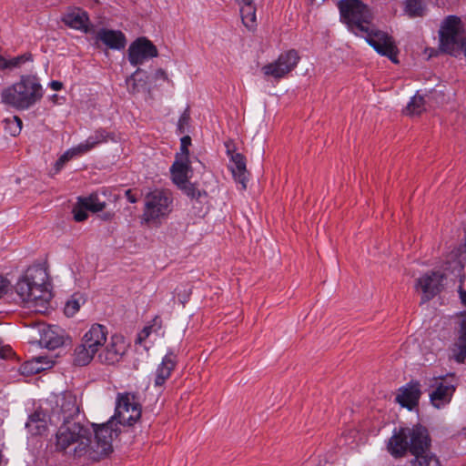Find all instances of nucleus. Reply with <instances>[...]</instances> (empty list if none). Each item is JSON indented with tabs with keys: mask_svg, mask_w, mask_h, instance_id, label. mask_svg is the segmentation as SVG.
Returning a JSON list of instances; mask_svg holds the SVG:
<instances>
[{
	"mask_svg": "<svg viewBox=\"0 0 466 466\" xmlns=\"http://www.w3.org/2000/svg\"><path fill=\"white\" fill-rule=\"evenodd\" d=\"M359 37L364 38L380 55L398 63V49L394 40L388 33L378 29L373 23L368 27L367 32H363V35H360Z\"/></svg>",
	"mask_w": 466,
	"mask_h": 466,
	"instance_id": "9d476101",
	"label": "nucleus"
},
{
	"mask_svg": "<svg viewBox=\"0 0 466 466\" xmlns=\"http://www.w3.org/2000/svg\"><path fill=\"white\" fill-rule=\"evenodd\" d=\"M172 181L177 186H183L187 182L192 168L189 160L176 159L170 167Z\"/></svg>",
	"mask_w": 466,
	"mask_h": 466,
	"instance_id": "412c9836",
	"label": "nucleus"
},
{
	"mask_svg": "<svg viewBox=\"0 0 466 466\" xmlns=\"http://www.w3.org/2000/svg\"><path fill=\"white\" fill-rule=\"evenodd\" d=\"M240 15L242 23L248 29L254 30L257 27L256 7L253 3L241 5Z\"/></svg>",
	"mask_w": 466,
	"mask_h": 466,
	"instance_id": "bb28decb",
	"label": "nucleus"
},
{
	"mask_svg": "<svg viewBox=\"0 0 466 466\" xmlns=\"http://www.w3.org/2000/svg\"><path fill=\"white\" fill-rule=\"evenodd\" d=\"M140 416L141 408L135 396L131 393H119L116 398V413L109 421H112V428L115 429V420L123 425H133Z\"/></svg>",
	"mask_w": 466,
	"mask_h": 466,
	"instance_id": "9b49d317",
	"label": "nucleus"
},
{
	"mask_svg": "<svg viewBox=\"0 0 466 466\" xmlns=\"http://www.w3.org/2000/svg\"><path fill=\"white\" fill-rule=\"evenodd\" d=\"M405 13L410 17L422 16L424 8L422 6L421 0H406Z\"/></svg>",
	"mask_w": 466,
	"mask_h": 466,
	"instance_id": "72a5a7b5",
	"label": "nucleus"
},
{
	"mask_svg": "<svg viewBox=\"0 0 466 466\" xmlns=\"http://www.w3.org/2000/svg\"><path fill=\"white\" fill-rule=\"evenodd\" d=\"M430 446L427 430L422 426L404 427L393 431L387 442V451L394 458H402L408 451L419 454Z\"/></svg>",
	"mask_w": 466,
	"mask_h": 466,
	"instance_id": "20e7f679",
	"label": "nucleus"
},
{
	"mask_svg": "<svg viewBox=\"0 0 466 466\" xmlns=\"http://www.w3.org/2000/svg\"><path fill=\"white\" fill-rule=\"evenodd\" d=\"M443 274L439 271H431L422 275L416 281L415 288L422 294V302L435 297L442 286Z\"/></svg>",
	"mask_w": 466,
	"mask_h": 466,
	"instance_id": "2eb2a0df",
	"label": "nucleus"
},
{
	"mask_svg": "<svg viewBox=\"0 0 466 466\" xmlns=\"http://www.w3.org/2000/svg\"><path fill=\"white\" fill-rule=\"evenodd\" d=\"M84 303V299L81 296L74 295L65 305V314L67 317H73Z\"/></svg>",
	"mask_w": 466,
	"mask_h": 466,
	"instance_id": "c9c22d12",
	"label": "nucleus"
},
{
	"mask_svg": "<svg viewBox=\"0 0 466 466\" xmlns=\"http://www.w3.org/2000/svg\"><path fill=\"white\" fill-rule=\"evenodd\" d=\"M42 96L43 88L37 77L26 75L2 90L1 102L17 110H25L39 101Z\"/></svg>",
	"mask_w": 466,
	"mask_h": 466,
	"instance_id": "7ed1b4c3",
	"label": "nucleus"
},
{
	"mask_svg": "<svg viewBox=\"0 0 466 466\" xmlns=\"http://www.w3.org/2000/svg\"><path fill=\"white\" fill-rule=\"evenodd\" d=\"M157 46L147 37H138L132 42L127 50V58L132 66L144 64L148 59L157 57Z\"/></svg>",
	"mask_w": 466,
	"mask_h": 466,
	"instance_id": "4468645a",
	"label": "nucleus"
},
{
	"mask_svg": "<svg viewBox=\"0 0 466 466\" xmlns=\"http://www.w3.org/2000/svg\"><path fill=\"white\" fill-rule=\"evenodd\" d=\"M227 147V153L230 156V168L235 180L239 183L242 189L247 187L248 182V172L246 168L245 157L239 153H234L232 150L231 142L228 141L225 143Z\"/></svg>",
	"mask_w": 466,
	"mask_h": 466,
	"instance_id": "f3484780",
	"label": "nucleus"
},
{
	"mask_svg": "<svg viewBox=\"0 0 466 466\" xmlns=\"http://www.w3.org/2000/svg\"><path fill=\"white\" fill-rule=\"evenodd\" d=\"M441 46L449 54H455L466 45V35L460 17L449 15L440 29Z\"/></svg>",
	"mask_w": 466,
	"mask_h": 466,
	"instance_id": "6e6552de",
	"label": "nucleus"
},
{
	"mask_svg": "<svg viewBox=\"0 0 466 466\" xmlns=\"http://www.w3.org/2000/svg\"><path fill=\"white\" fill-rule=\"evenodd\" d=\"M420 395L421 390L420 382L411 380L400 389V392L396 397V401L402 407L411 410L418 404Z\"/></svg>",
	"mask_w": 466,
	"mask_h": 466,
	"instance_id": "a211bd4d",
	"label": "nucleus"
},
{
	"mask_svg": "<svg viewBox=\"0 0 466 466\" xmlns=\"http://www.w3.org/2000/svg\"><path fill=\"white\" fill-rule=\"evenodd\" d=\"M107 328L93 324L84 334L81 343L74 350V363L85 366L91 362L95 355L105 346L107 339Z\"/></svg>",
	"mask_w": 466,
	"mask_h": 466,
	"instance_id": "423d86ee",
	"label": "nucleus"
},
{
	"mask_svg": "<svg viewBox=\"0 0 466 466\" xmlns=\"http://www.w3.org/2000/svg\"><path fill=\"white\" fill-rule=\"evenodd\" d=\"M49 86H50L53 90H55V91H58V90L62 89V87H63V84H62V82H60V81L54 80V81H51V82L49 83Z\"/></svg>",
	"mask_w": 466,
	"mask_h": 466,
	"instance_id": "49530a36",
	"label": "nucleus"
},
{
	"mask_svg": "<svg viewBox=\"0 0 466 466\" xmlns=\"http://www.w3.org/2000/svg\"><path fill=\"white\" fill-rule=\"evenodd\" d=\"M104 350L98 354V360L105 364L118 362L127 350V344L122 336L113 335Z\"/></svg>",
	"mask_w": 466,
	"mask_h": 466,
	"instance_id": "dca6fc26",
	"label": "nucleus"
},
{
	"mask_svg": "<svg viewBox=\"0 0 466 466\" xmlns=\"http://www.w3.org/2000/svg\"><path fill=\"white\" fill-rule=\"evenodd\" d=\"M431 403L437 409H441L449 404L456 390L457 383L453 376L433 377L430 380Z\"/></svg>",
	"mask_w": 466,
	"mask_h": 466,
	"instance_id": "f8f14e48",
	"label": "nucleus"
},
{
	"mask_svg": "<svg viewBox=\"0 0 466 466\" xmlns=\"http://www.w3.org/2000/svg\"><path fill=\"white\" fill-rule=\"evenodd\" d=\"M339 9L341 21L357 36L367 32L372 24L370 9L360 0H340Z\"/></svg>",
	"mask_w": 466,
	"mask_h": 466,
	"instance_id": "39448f33",
	"label": "nucleus"
},
{
	"mask_svg": "<svg viewBox=\"0 0 466 466\" xmlns=\"http://www.w3.org/2000/svg\"><path fill=\"white\" fill-rule=\"evenodd\" d=\"M143 73L142 69L137 68L129 77L127 78L126 83L130 93H138L140 89L146 86V79L140 76Z\"/></svg>",
	"mask_w": 466,
	"mask_h": 466,
	"instance_id": "c85d7f7f",
	"label": "nucleus"
},
{
	"mask_svg": "<svg viewBox=\"0 0 466 466\" xmlns=\"http://www.w3.org/2000/svg\"><path fill=\"white\" fill-rule=\"evenodd\" d=\"M125 195L130 203H136L137 201V198L134 196L130 189L126 190Z\"/></svg>",
	"mask_w": 466,
	"mask_h": 466,
	"instance_id": "de8ad7c7",
	"label": "nucleus"
},
{
	"mask_svg": "<svg viewBox=\"0 0 466 466\" xmlns=\"http://www.w3.org/2000/svg\"><path fill=\"white\" fill-rule=\"evenodd\" d=\"M114 217V213L113 212H106L102 215V218L104 220H111Z\"/></svg>",
	"mask_w": 466,
	"mask_h": 466,
	"instance_id": "603ef678",
	"label": "nucleus"
},
{
	"mask_svg": "<svg viewBox=\"0 0 466 466\" xmlns=\"http://www.w3.org/2000/svg\"><path fill=\"white\" fill-rule=\"evenodd\" d=\"M236 2L241 6L253 3V0H236Z\"/></svg>",
	"mask_w": 466,
	"mask_h": 466,
	"instance_id": "864d4df0",
	"label": "nucleus"
},
{
	"mask_svg": "<svg viewBox=\"0 0 466 466\" xmlns=\"http://www.w3.org/2000/svg\"><path fill=\"white\" fill-rule=\"evenodd\" d=\"M79 203L92 212H98L106 208V202L100 199L97 194H92L88 198H79Z\"/></svg>",
	"mask_w": 466,
	"mask_h": 466,
	"instance_id": "c756f323",
	"label": "nucleus"
},
{
	"mask_svg": "<svg viewBox=\"0 0 466 466\" xmlns=\"http://www.w3.org/2000/svg\"><path fill=\"white\" fill-rule=\"evenodd\" d=\"M80 407L76 394L65 391L56 396L55 405L52 407L49 420L53 424L75 423L72 421L79 414Z\"/></svg>",
	"mask_w": 466,
	"mask_h": 466,
	"instance_id": "1a4fd4ad",
	"label": "nucleus"
},
{
	"mask_svg": "<svg viewBox=\"0 0 466 466\" xmlns=\"http://www.w3.org/2000/svg\"><path fill=\"white\" fill-rule=\"evenodd\" d=\"M5 130L11 136L15 137L20 134L22 129V120L15 116L11 118H5L4 121Z\"/></svg>",
	"mask_w": 466,
	"mask_h": 466,
	"instance_id": "f704fd0d",
	"label": "nucleus"
},
{
	"mask_svg": "<svg viewBox=\"0 0 466 466\" xmlns=\"http://www.w3.org/2000/svg\"><path fill=\"white\" fill-rule=\"evenodd\" d=\"M173 198L168 190L155 189L145 197L143 220L157 222L168 216L172 210Z\"/></svg>",
	"mask_w": 466,
	"mask_h": 466,
	"instance_id": "0eeeda50",
	"label": "nucleus"
},
{
	"mask_svg": "<svg viewBox=\"0 0 466 466\" xmlns=\"http://www.w3.org/2000/svg\"><path fill=\"white\" fill-rule=\"evenodd\" d=\"M87 210L88 208H86V207L78 202V206L75 207L73 209L74 218L77 222L85 221L87 217Z\"/></svg>",
	"mask_w": 466,
	"mask_h": 466,
	"instance_id": "4c0bfd02",
	"label": "nucleus"
},
{
	"mask_svg": "<svg viewBox=\"0 0 466 466\" xmlns=\"http://www.w3.org/2000/svg\"><path fill=\"white\" fill-rule=\"evenodd\" d=\"M108 140H114L113 136L104 129H98L95 131L93 135L88 137L85 142L77 145V147L78 149H80V152H82V154H85L93 149L94 147H96L97 145L106 143Z\"/></svg>",
	"mask_w": 466,
	"mask_h": 466,
	"instance_id": "393cba45",
	"label": "nucleus"
},
{
	"mask_svg": "<svg viewBox=\"0 0 466 466\" xmlns=\"http://www.w3.org/2000/svg\"><path fill=\"white\" fill-rule=\"evenodd\" d=\"M176 159L189 160V150L187 147L180 145V150L176 154Z\"/></svg>",
	"mask_w": 466,
	"mask_h": 466,
	"instance_id": "37998d69",
	"label": "nucleus"
},
{
	"mask_svg": "<svg viewBox=\"0 0 466 466\" xmlns=\"http://www.w3.org/2000/svg\"><path fill=\"white\" fill-rule=\"evenodd\" d=\"M179 188L184 190V192L192 198H198L201 196V192L198 190L194 185L190 184L188 181L186 182L183 186H177Z\"/></svg>",
	"mask_w": 466,
	"mask_h": 466,
	"instance_id": "58836bf2",
	"label": "nucleus"
},
{
	"mask_svg": "<svg viewBox=\"0 0 466 466\" xmlns=\"http://www.w3.org/2000/svg\"><path fill=\"white\" fill-rule=\"evenodd\" d=\"M63 22L71 28L87 32L89 18L87 13L80 8H69L62 18Z\"/></svg>",
	"mask_w": 466,
	"mask_h": 466,
	"instance_id": "6ab92c4d",
	"label": "nucleus"
},
{
	"mask_svg": "<svg viewBox=\"0 0 466 466\" xmlns=\"http://www.w3.org/2000/svg\"><path fill=\"white\" fill-rule=\"evenodd\" d=\"M189 113L186 110L179 117L177 127L180 133H184L185 127L188 126L189 123Z\"/></svg>",
	"mask_w": 466,
	"mask_h": 466,
	"instance_id": "79ce46f5",
	"label": "nucleus"
},
{
	"mask_svg": "<svg viewBox=\"0 0 466 466\" xmlns=\"http://www.w3.org/2000/svg\"><path fill=\"white\" fill-rule=\"evenodd\" d=\"M425 110L424 97L416 94L411 97L410 101L406 106L405 113L409 116L420 115Z\"/></svg>",
	"mask_w": 466,
	"mask_h": 466,
	"instance_id": "2f4dec72",
	"label": "nucleus"
},
{
	"mask_svg": "<svg viewBox=\"0 0 466 466\" xmlns=\"http://www.w3.org/2000/svg\"><path fill=\"white\" fill-rule=\"evenodd\" d=\"M299 56L295 50L282 53L276 61L265 65L261 70L266 76L280 79L291 72L298 65Z\"/></svg>",
	"mask_w": 466,
	"mask_h": 466,
	"instance_id": "ddd939ff",
	"label": "nucleus"
},
{
	"mask_svg": "<svg viewBox=\"0 0 466 466\" xmlns=\"http://www.w3.org/2000/svg\"><path fill=\"white\" fill-rule=\"evenodd\" d=\"M8 286V280L3 276H0V297L6 293Z\"/></svg>",
	"mask_w": 466,
	"mask_h": 466,
	"instance_id": "a18cd8bd",
	"label": "nucleus"
},
{
	"mask_svg": "<svg viewBox=\"0 0 466 466\" xmlns=\"http://www.w3.org/2000/svg\"><path fill=\"white\" fill-rule=\"evenodd\" d=\"M97 39L111 49H123L127 44L125 35L117 30L101 29L97 33Z\"/></svg>",
	"mask_w": 466,
	"mask_h": 466,
	"instance_id": "aec40b11",
	"label": "nucleus"
},
{
	"mask_svg": "<svg viewBox=\"0 0 466 466\" xmlns=\"http://www.w3.org/2000/svg\"><path fill=\"white\" fill-rule=\"evenodd\" d=\"M40 343L47 349L55 350L64 344V339L56 328L47 327L41 329Z\"/></svg>",
	"mask_w": 466,
	"mask_h": 466,
	"instance_id": "b1692460",
	"label": "nucleus"
},
{
	"mask_svg": "<svg viewBox=\"0 0 466 466\" xmlns=\"http://www.w3.org/2000/svg\"><path fill=\"white\" fill-rule=\"evenodd\" d=\"M83 155L82 152H80V149H78V147H74L72 148H69L66 150L55 163V170L56 172H59L64 165L71 160L73 157Z\"/></svg>",
	"mask_w": 466,
	"mask_h": 466,
	"instance_id": "473e14b6",
	"label": "nucleus"
},
{
	"mask_svg": "<svg viewBox=\"0 0 466 466\" xmlns=\"http://www.w3.org/2000/svg\"><path fill=\"white\" fill-rule=\"evenodd\" d=\"M457 341L466 343V316H461L460 329Z\"/></svg>",
	"mask_w": 466,
	"mask_h": 466,
	"instance_id": "a19ab883",
	"label": "nucleus"
},
{
	"mask_svg": "<svg viewBox=\"0 0 466 466\" xmlns=\"http://www.w3.org/2000/svg\"><path fill=\"white\" fill-rule=\"evenodd\" d=\"M162 328V319L156 316L144 329L138 333L137 342L141 344L151 333H157Z\"/></svg>",
	"mask_w": 466,
	"mask_h": 466,
	"instance_id": "cd10ccee",
	"label": "nucleus"
},
{
	"mask_svg": "<svg viewBox=\"0 0 466 466\" xmlns=\"http://www.w3.org/2000/svg\"><path fill=\"white\" fill-rule=\"evenodd\" d=\"M460 298H461V300L462 304L466 308V291H464L462 289H460ZM461 316H466V312L461 314Z\"/></svg>",
	"mask_w": 466,
	"mask_h": 466,
	"instance_id": "3c124183",
	"label": "nucleus"
},
{
	"mask_svg": "<svg viewBox=\"0 0 466 466\" xmlns=\"http://www.w3.org/2000/svg\"><path fill=\"white\" fill-rule=\"evenodd\" d=\"M6 68H8V59L0 56V69H6Z\"/></svg>",
	"mask_w": 466,
	"mask_h": 466,
	"instance_id": "8fccbe9b",
	"label": "nucleus"
},
{
	"mask_svg": "<svg viewBox=\"0 0 466 466\" xmlns=\"http://www.w3.org/2000/svg\"><path fill=\"white\" fill-rule=\"evenodd\" d=\"M453 357L457 362H464L466 360V343L457 341L452 349Z\"/></svg>",
	"mask_w": 466,
	"mask_h": 466,
	"instance_id": "e433bc0d",
	"label": "nucleus"
},
{
	"mask_svg": "<svg viewBox=\"0 0 466 466\" xmlns=\"http://www.w3.org/2000/svg\"><path fill=\"white\" fill-rule=\"evenodd\" d=\"M177 364V357L172 352L167 353L158 365L155 375V385L161 386L170 377Z\"/></svg>",
	"mask_w": 466,
	"mask_h": 466,
	"instance_id": "4be33fe9",
	"label": "nucleus"
},
{
	"mask_svg": "<svg viewBox=\"0 0 466 466\" xmlns=\"http://www.w3.org/2000/svg\"><path fill=\"white\" fill-rule=\"evenodd\" d=\"M30 59H31V56L27 55V54L8 59V68L18 67V66H20L21 64H23L25 61H28Z\"/></svg>",
	"mask_w": 466,
	"mask_h": 466,
	"instance_id": "ea45409f",
	"label": "nucleus"
},
{
	"mask_svg": "<svg viewBox=\"0 0 466 466\" xmlns=\"http://www.w3.org/2000/svg\"><path fill=\"white\" fill-rule=\"evenodd\" d=\"M95 434L91 441V431L81 423H62L55 435L56 451L73 459L96 461L113 451L112 441L118 436L112 421L92 424Z\"/></svg>",
	"mask_w": 466,
	"mask_h": 466,
	"instance_id": "f257e3e1",
	"label": "nucleus"
},
{
	"mask_svg": "<svg viewBox=\"0 0 466 466\" xmlns=\"http://www.w3.org/2000/svg\"><path fill=\"white\" fill-rule=\"evenodd\" d=\"M52 366L53 362L46 357H37L23 363L20 367V372L25 376H30L47 370Z\"/></svg>",
	"mask_w": 466,
	"mask_h": 466,
	"instance_id": "5701e85b",
	"label": "nucleus"
},
{
	"mask_svg": "<svg viewBox=\"0 0 466 466\" xmlns=\"http://www.w3.org/2000/svg\"><path fill=\"white\" fill-rule=\"evenodd\" d=\"M12 349L8 345H4L0 340V358L5 359L11 356Z\"/></svg>",
	"mask_w": 466,
	"mask_h": 466,
	"instance_id": "c03bdc74",
	"label": "nucleus"
},
{
	"mask_svg": "<svg viewBox=\"0 0 466 466\" xmlns=\"http://www.w3.org/2000/svg\"><path fill=\"white\" fill-rule=\"evenodd\" d=\"M15 289L25 308L39 313H46L49 309L52 293L48 274L44 267H29L17 280Z\"/></svg>",
	"mask_w": 466,
	"mask_h": 466,
	"instance_id": "f03ea898",
	"label": "nucleus"
},
{
	"mask_svg": "<svg viewBox=\"0 0 466 466\" xmlns=\"http://www.w3.org/2000/svg\"><path fill=\"white\" fill-rule=\"evenodd\" d=\"M26 428L29 431L35 434H42L46 431V414L42 412H35L29 417L26 422Z\"/></svg>",
	"mask_w": 466,
	"mask_h": 466,
	"instance_id": "a878e982",
	"label": "nucleus"
},
{
	"mask_svg": "<svg viewBox=\"0 0 466 466\" xmlns=\"http://www.w3.org/2000/svg\"><path fill=\"white\" fill-rule=\"evenodd\" d=\"M423 451L421 453L414 454L415 460L411 462L414 466H441L440 460L432 453H426Z\"/></svg>",
	"mask_w": 466,
	"mask_h": 466,
	"instance_id": "7c9ffc66",
	"label": "nucleus"
},
{
	"mask_svg": "<svg viewBox=\"0 0 466 466\" xmlns=\"http://www.w3.org/2000/svg\"><path fill=\"white\" fill-rule=\"evenodd\" d=\"M180 145L182 147H189V146L191 145V138L189 136H185L183 137L181 139H180Z\"/></svg>",
	"mask_w": 466,
	"mask_h": 466,
	"instance_id": "09e8293b",
	"label": "nucleus"
}]
</instances>
